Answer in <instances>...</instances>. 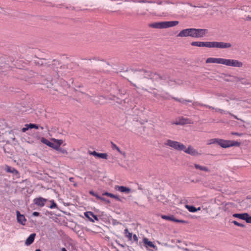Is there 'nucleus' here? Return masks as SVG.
Instances as JSON below:
<instances>
[{
    "label": "nucleus",
    "instance_id": "obj_1",
    "mask_svg": "<svg viewBox=\"0 0 251 251\" xmlns=\"http://www.w3.org/2000/svg\"><path fill=\"white\" fill-rule=\"evenodd\" d=\"M140 75L144 78H148L156 81H166L169 85L174 86L176 84H180L181 83L176 82V80L170 79L167 75L161 76L160 75L151 72L150 71L143 70L139 72Z\"/></svg>",
    "mask_w": 251,
    "mask_h": 251
},
{
    "label": "nucleus",
    "instance_id": "obj_2",
    "mask_svg": "<svg viewBox=\"0 0 251 251\" xmlns=\"http://www.w3.org/2000/svg\"><path fill=\"white\" fill-rule=\"evenodd\" d=\"M204 35V29L199 28H186L182 30L178 34V37H191L192 38H200Z\"/></svg>",
    "mask_w": 251,
    "mask_h": 251
},
{
    "label": "nucleus",
    "instance_id": "obj_3",
    "mask_svg": "<svg viewBox=\"0 0 251 251\" xmlns=\"http://www.w3.org/2000/svg\"><path fill=\"white\" fill-rule=\"evenodd\" d=\"M207 144H217L223 148H227L233 146L239 147L241 144L238 141L225 140L219 138H213L208 140Z\"/></svg>",
    "mask_w": 251,
    "mask_h": 251
},
{
    "label": "nucleus",
    "instance_id": "obj_4",
    "mask_svg": "<svg viewBox=\"0 0 251 251\" xmlns=\"http://www.w3.org/2000/svg\"><path fill=\"white\" fill-rule=\"evenodd\" d=\"M164 145L166 147H170L177 151H182L185 149V145L182 143L171 139L166 140Z\"/></svg>",
    "mask_w": 251,
    "mask_h": 251
},
{
    "label": "nucleus",
    "instance_id": "obj_5",
    "mask_svg": "<svg viewBox=\"0 0 251 251\" xmlns=\"http://www.w3.org/2000/svg\"><path fill=\"white\" fill-rule=\"evenodd\" d=\"M178 21H164L159 22V29L167 28L176 26L178 24Z\"/></svg>",
    "mask_w": 251,
    "mask_h": 251
},
{
    "label": "nucleus",
    "instance_id": "obj_6",
    "mask_svg": "<svg viewBox=\"0 0 251 251\" xmlns=\"http://www.w3.org/2000/svg\"><path fill=\"white\" fill-rule=\"evenodd\" d=\"M33 201L35 205L42 207L45 205V203L47 202V199L39 197L34 199Z\"/></svg>",
    "mask_w": 251,
    "mask_h": 251
},
{
    "label": "nucleus",
    "instance_id": "obj_7",
    "mask_svg": "<svg viewBox=\"0 0 251 251\" xmlns=\"http://www.w3.org/2000/svg\"><path fill=\"white\" fill-rule=\"evenodd\" d=\"M182 151L192 156H198L199 154L198 151L191 146H189L187 148L185 146V149Z\"/></svg>",
    "mask_w": 251,
    "mask_h": 251
},
{
    "label": "nucleus",
    "instance_id": "obj_8",
    "mask_svg": "<svg viewBox=\"0 0 251 251\" xmlns=\"http://www.w3.org/2000/svg\"><path fill=\"white\" fill-rule=\"evenodd\" d=\"M223 75H224V77H223V78L226 81L235 83L238 82V77L237 76L225 74H223Z\"/></svg>",
    "mask_w": 251,
    "mask_h": 251
},
{
    "label": "nucleus",
    "instance_id": "obj_9",
    "mask_svg": "<svg viewBox=\"0 0 251 251\" xmlns=\"http://www.w3.org/2000/svg\"><path fill=\"white\" fill-rule=\"evenodd\" d=\"M227 66L240 68L243 66V63L235 59H228Z\"/></svg>",
    "mask_w": 251,
    "mask_h": 251
},
{
    "label": "nucleus",
    "instance_id": "obj_10",
    "mask_svg": "<svg viewBox=\"0 0 251 251\" xmlns=\"http://www.w3.org/2000/svg\"><path fill=\"white\" fill-rule=\"evenodd\" d=\"M161 217L163 219L168 220V221H171L175 222L176 223H186V222L184 220H178V219H175L174 216L173 215L168 216V215H162L161 216Z\"/></svg>",
    "mask_w": 251,
    "mask_h": 251
},
{
    "label": "nucleus",
    "instance_id": "obj_11",
    "mask_svg": "<svg viewBox=\"0 0 251 251\" xmlns=\"http://www.w3.org/2000/svg\"><path fill=\"white\" fill-rule=\"evenodd\" d=\"M16 215L18 222L23 226L25 225L26 220L25 216L23 214H21L18 210L16 211Z\"/></svg>",
    "mask_w": 251,
    "mask_h": 251
},
{
    "label": "nucleus",
    "instance_id": "obj_12",
    "mask_svg": "<svg viewBox=\"0 0 251 251\" xmlns=\"http://www.w3.org/2000/svg\"><path fill=\"white\" fill-rule=\"evenodd\" d=\"M84 215L91 222H94L95 220L98 221V217L95 215L92 212L87 211L84 213Z\"/></svg>",
    "mask_w": 251,
    "mask_h": 251
},
{
    "label": "nucleus",
    "instance_id": "obj_13",
    "mask_svg": "<svg viewBox=\"0 0 251 251\" xmlns=\"http://www.w3.org/2000/svg\"><path fill=\"white\" fill-rule=\"evenodd\" d=\"M164 98L167 100H170L171 99L175 100L179 102L182 104H186V102H192V101L189 100H185L182 98L178 99L177 98L173 97L172 96H169L168 97H164Z\"/></svg>",
    "mask_w": 251,
    "mask_h": 251
},
{
    "label": "nucleus",
    "instance_id": "obj_14",
    "mask_svg": "<svg viewBox=\"0 0 251 251\" xmlns=\"http://www.w3.org/2000/svg\"><path fill=\"white\" fill-rule=\"evenodd\" d=\"M115 189L120 192L125 193L126 194H128L131 191L130 188L124 186L116 185L115 186Z\"/></svg>",
    "mask_w": 251,
    "mask_h": 251
},
{
    "label": "nucleus",
    "instance_id": "obj_15",
    "mask_svg": "<svg viewBox=\"0 0 251 251\" xmlns=\"http://www.w3.org/2000/svg\"><path fill=\"white\" fill-rule=\"evenodd\" d=\"M232 45L229 43H224L222 42H216V48L221 49L229 48Z\"/></svg>",
    "mask_w": 251,
    "mask_h": 251
},
{
    "label": "nucleus",
    "instance_id": "obj_16",
    "mask_svg": "<svg viewBox=\"0 0 251 251\" xmlns=\"http://www.w3.org/2000/svg\"><path fill=\"white\" fill-rule=\"evenodd\" d=\"M33 128H36V129H38V128H39V127L37 125L34 124L30 123L29 124H25V127L22 129V131L23 132H25L28 129Z\"/></svg>",
    "mask_w": 251,
    "mask_h": 251
},
{
    "label": "nucleus",
    "instance_id": "obj_17",
    "mask_svg": "<svg viewBox=\"0 0 251 251\" xmlns=\"http://www.w3.org/2000/svg\"><path fill=\"white\" fill-rule=\"evenodd\" d=\"M36 236L35 233L31 234L25 241V245L26 246L30 245L33 242Z\"/></svg>",
    "mask_w": 251,
    "mask_h": 251
},
{
    "label": "nucleus",
    "instance_id": "obj_18",
    "mask_svg": "<svg viewBox=\"0 0 251 251\" xmlns=\"http://www.w3.org/2000/svg\"><path fill=\"white\" fill-rule=\"evenodd\" d=\"M247 213H235L233 214L232 216L234 218H237L241 220H245L246 217L247 216Z\"/></svg>",
    "mask_w": 251,
    "mask_h": 251
},
{
    "label": "nucleus",
    "instance_id": "obj_19",
    "mask_svg": "<svg viewBox=\"0 0 251 251\" xmlns=\"http://www.w3.org/2000/svg\"><path fill=\"white\" fill-rule=\"evenodd\" d=\"M240 82L243 85H250L251 83L249 80L246 78L238 77V82Z\"/></svg>",
    "mask_w": 251,
    "mask_h": 251
},
{
    "label": "nucleus",
    "instance_id": "obj_20",
    "mask_svg": "<svg viewBox=\"0 0 251 251\" xmlns=\"http://www.w3.org/2000/svg\"><path fill=\"white\" fill-rule=\"evenodd\" d=\"M103 196H107L108 197H109L110 198H114L115 199L121 201V199L117 195H114L113 194L108 193V192H104L102 194Z\"/></svg>",
    "mask_w": 251,
    "mask_h": 251
},
{
    "label": "nucleus",
    "instance_id": "obj_21",
    "mask_svg": "<svg viewBox=\"0 0 251 251\" xmlns=\"http://www.w3.org/2000/svg\"><path fill=\"white\" fill-rule=\"evenodd\" d=\"M41 141L44 143V144L47 145L48 146L50 147H53V143L50 142L49 140H48V139L44 138V137H42L41 139Z\"/></svg>",
    "mask_w": 251,
    "mask_h": 251
},
{
    "label": "nucleus",
    "instance_id": "obj_22",
    "mask_svg": "<svg viewBox=\"0 0 251 251\" xmlns=\"http://www.w3.org/2000/svg\"><path fill=\"white\" fill-rule=\"evenodd\" d=\"M179 123H181L180 125H183L185 124H191V120L189 119H185L183 117H181L179 120Z\"/></svg>",
    "mask_w": 251,
    "mask_h": 251
},
{
    "label": "nucleus",
    "instance_id": "obj_23",
    "mask_svg": "<svg viewBox=\"0 0 251 251\" xmlns=\"http://www.w3.org/2000/svg\"><path fill=\"white\" fill-rule=\"evenodd\" d=\"M219 58H208L206 60L207 63H218Z\"/></svg>",
    "mask_w": 251,
    "mask_h": 251
},
{
    "label": "nucleus",
    "instance_id": "obj_24",
    "mask_svg": "<svg viewBox=\"0 0 251 251\" xmlns=\"http://www.w3.org/2000/svg\"><path fill=\"white\" fill-rule=\"evenodd\" d=\"M186 207L191 212H196L198 210H200V207H199L197 209L195 206H192V205H186Z\"/></svg>",
    "mask_w": 251,
    "mask_h": 251
},
{
    "label": "nucleus",
    "instance_id": "obj_25",
    "mask_svg": "<svg viewBox=\"0 0 251 251\" xmlns=\"http://www.w3.org/2000/svg\"><path fill=\"white\" fill-rule=\"evenodd\" d=\"M144 243L148 245L150 247H151L153 248H155V246L153 244V243L151 241L148 240V239L146 238H144L143 239Z\"/></svg>",
    "mask_w": 251,
    "mask_h": 251
},
{
    "label": "nucleus",
    "instance_id": "obj_26",
    "mask_svg": "<svg viewBox=\"0 0 251 251\" xmlns=\"http://www.w3.org/2000/svg\"><path fill=\"white\" fill-rule=\"evenodd\" d=\"M6 170L7 172L13 173L15 175H17L19 174L18 171L16 169H15L14 168H12L9 166L7 167Z\"/></svg>",
    "mask_w": 251,
    "mask_h": 251
},
{
    "label": "nucleus",
    "instance_id": "obj_27",
    "mask_svg": "<svg viewBox=\"0 0 251 251\" xmlns=\"http://www.w3.org/2000/svg\"><path fill=\"white\" fill-rule=\"evenodd\" d=\"M205 47L216 48V42H205Z\"/></svg>",
    "mask_w": 251,
    "mask_h": 251
},
{
    "label": "nucleus",
    "instance_id": "obj_28",
    "mask_svg": "<svg viewBox=\"0 0 251 251\" xmlns=\"http://www.w3.org/2000/svg\"><path fill=\"white\" fill-rule=\"evenodd\" d=\"M191 44L192 46H197L200 47H204V42H192Z\"/></svg>",
    "mask_w": 251,
    "mask_h": 251
},
{
    "label": "nucleus",
    "instance_id": "obj_29",
    "mask_svg": "<svg viewBox=\"0 0 251 251\" xmlns=\"http://www.w3.org/2000/svg\"><path fill=\"white\" fill-rule=\"evenodd\" d=\"M125 236L128 238V240H131L132 239V234L129 232L127 228H126L124 230Z\"/></svg>",
    "mask_w": 251,
    "mask_h": 251
},
{
    "label": "nucleus",
    "instance_id": "obj_30",
    "mask_svg": "<svg viewBox=\"0 0 251 251\" xmlns=\"http://www.w3.org/2000/svg\"><path fill=\"white\" fill-rule=\"evenodd\" d=\"M108 155L106 153H98L96 157L101 158L102 159H106L107 158Z\"/></svg>",
    "mask_w": 251,
    "mask_h": 251
},
{
    "label": "nucleus",
    "instance_id": "obj_31",
    "mask_svg": "<svg viewBox=\"0 0 251 251\" xmlns=\"http://www.w3.org/2000/svg\"><path fill=\"white\" fill-rule=\"evenodd\" d=\"M227 59L219 58L218 64H222L227 66Z\"/></svg>",
    "mask_w": 251,
    "mask_h": 251
},
{
    "label": "nucleus",
    "instance_id": "obj_32",
    "mask_svg": "<svg viewBox=\"0 0 251 251\" xmlns=\"http://www.w3.org/2000/svg\"><path fill=\"white\" fill-rule=\"evenodd\" d=\"M149 26L151 27H152V28H158L159 29V22H156V23H153L150 24L149 25Z\"/></svg>",
    "mask_w": 251,
    "mask_h": 251
},
{
    "label": "nucleus",
    "instance_id": "obj_33",
    "mask_svg": "<svg viewBox=\"0 0 251 251\" xmlns=\"http://www.w3.org/2000/svg\"><path fill=\"white\" fill-rule=\"evenodd\" d=\"M111 145L113 150H116L119 152H120V153H122V152L120 150V148L118 147H117L116 144H115L113 142H111Z\"/></svg>",
    "mask_w": 251,
    "mask_h": 251
},
{
    "label": "nucleus",
    "instance_id": "obj_34",
    "mask_svg": "<svg viewBox=\"0 0 251 251\" xmlns=\"http://www.w3.org/2000/svg\"><path fill=\"white\" fill-rule=\"evenodd\" d=\"M232 223H233L235 225L237 226H240V227H245V225L243 224H241V223H238V222H237L236 221H233L232 222Z\"/></svg>",
    "mask_w": 251,
    "mask_h": 251
},
{
    "label": "nucleus",
    "instance_id": "obj_35",
    "mask_svg": "<svg viewBox=\"0 0 251 251\" xmlns=\"http://www.w3.org/2000/svg\"><path fill=\"white\" fill-rule=\"evenodd\" d=\"M247 216L245 218V221L248 223H251V216L249 215L248 213H247L246 214Z\"/></svg>",
    "mask_w": 251,
    "mask_h": 251
},
{
    "label": "nucleus",
    "instance_id": "obj_36",
    "mask_svg": "<svg viewBox=\"0 0 251 251\" xmlns=\"http://www.w3.org/2000/svg\"><path fill=\"white\" fill-rule=\"evenodd\" d=\"M51 205L49 206V207L51 209L55 208L57 207L56 203L53 200L50 201Z\"/></svg>",
    "mask_w": 251,
    "mask_h": 251
},
{
    "label": "nucleus",
    "instance_id": "obj_37",
    "mask_svg": "<svg viewBox=\"0 0 251 251\" xmlns=\"http://www.w3.org/2000/svg\"><path fill=\"white\" fill-rule=\"evenodd\" d=\"M54 141L56 142V145H58L59 147L63 143L62 140L54 139Z\"/></svg>",
    "mask_w": 251,
    "mask_h": 251
},
{
    "label": "nucleus",
    "instance_id": "obj_38",
    "mask_svg": "<svg viewBox=\"0 0 251 251\" xmlns=\"http://www.w3.org/2000/svg\"><path fill=\"white\" fill-rule=\"evenodd\" d=\"M195 167L197 169H199L201 171L204 170V167L199 165L195 164Z\"/></svg>",
    "mask_w": 251,
    "mask_h": 251
},
{
    "label": "nucleus",
    "instance_id": "obj_39",
    "mask_svg": "<svg viewBox=\"0 0 251 251\" xmlns=\"http://www.w3.org/2000/svg\"><path fill=\"white\" fill-rule=\"evenodd\" d=\"M51 148L55 149L56 151H58L59 149H60V147L58 145H57L56 144H53V147H51Z\"/></svg>",
    "mask_w": 251,
    "mask_h": 251
},
{
    "label": "nucleus",
    "instance_id": "obj_40",
    "mask_svg": "<svg viewBox=\"0 0 251 251\" xmlns=\"http://www.w3.org/2000/svg\"><path fill=\"white\" fill-rule=\"evenodd\" d=\"M88 152L90 154L93 155L95 156H97V153H98V152H96V151H89Z\"/></svg>",
    "mask_w": 251,
    "mask_h": 251
},
{
    "label": "nucleus",
    "instance_id": "obj_41",
    "mask_svg": "<svg viewBox=\"0 0 251 251\" xmlns=\"http://www.w3.org/2000/svg\"><path fill=\"white\" fill-rule=\"evenodd\" d=\"M58 151H59L60 152H62V153H65V154H67V151L64 149H62L61 148H60V149H59V150Z\"/></svg>",
    "mask_w": 251,
    "mask_h": 251
},
{
    "label": "nucleus",
    "instance_id": "obj_42",
    "mask_svg": "<svg viewBox=\"0 0 251 251\" xmlns=\"http://www.w3.org/2000/svg\"><path fill=\"white\" fill-rule=\"evenodd\" d=\"M216 111L220 112L221 113H226V111L223 109L216 108L215 109Z\"/></svg>",
    "mask_w": 251,
    "mask_h": 251
},
{
    "label": "nucleus",
    "instance_id": "obj_43",
    "mask_svg": "<svg viewBox=\"0 0 251 251\" xmlns=\"http://www.w3.org/2000/svg\"><path fill=\"white\" fill-rule=\"evenodd\" d=\"M229 114L231 116H232L233 117H234L235 119L238 120H241V121H243L242 120L238 118L236 116L233 115V114L231 113H229Z\"/></svg>",
    "mask_w": 251,
    "mask_h": 251
},
{
    "label": "nucleus",
    "instance_id": "obj_44",
    "mask_svg": "<svg viewBox=\"0 0 251 251\" xmlns=\"http://www.w3.org/2000/svg\"><path fill=\"white\" fill-rule=\"evenodd\" d=\"M169 96H171V95L166 93H163V94H161V97H162L164 99H165V98H164V97H168ZM165 100H166V99H165Z\"/></svg>",
    "mask_w": 251,
    "mask_h": 251
},
{
    "label": "nucleus",
    "instance_id": "obj_45",
    "mask_svg": "<svg viewBox=\"0 0 251 251\" xmlns=\"http://www.w3.org/2000/svg\"><path fill=\"white\" fill-rule=\"evenodd\" d=\"M133 240L135 242H137L138 240V237L137 236V235L136 234L133 235Z\"/></svg>",
    "mask_w": 251,
    "mask_h": 251
},
{
    "label": "nucleus",
    "instance_id": "obj_46",
    "mask_svg": "<svg viewBox=\"0 0 251 251\" xmlns=\"http://www.w3.org/2000/svg\"><path fill=\"white\" fill-rule=\"evenodd\" d=\"M231 134H232V135H238V136H242V135H243V134H242V133H238V132H232L231 133Z\"/></svg>",
    "mask_w": 251,
    "mask_h": 251
},
{
    "label": "nucleus",
    "instance_id": "obj_47",
    "mask_svg": "<svg viewBox=\"0 0 251 251\" xmlns=\"http://www.w3.org/2000/svg\"><path fill=\"white\" fill-rule=\"evenodd\" d=\"M39 215H40V213L36 211L33 212L32 213V215L34 216H39Z\"/></svg>",
    "mask_w": 251,
    "mask_h": 251
},
{
    "label": "nucleus",
    "instance_id": "obj_48",
    "mask_svg": "<svg viewBox=\"0 0 251 251\" xmlns=\"http://www.w3.org/2000/svg\"><path fill=\"white\" fill-rule=\"evenodd\" d=\"M94 197H96L97 199H100V200H104V199H103V198L100 197V196H99V195H98V194H95V196Z\"/></svg>",
    "mask_w": 251,
    "mask_h": 251
},
{
    "label": "nucleus",
    "instance_id": "obj_49",
    "mask_svg": "<svg viewBox=\"0 0 251 251\" xmlns=\"http://www.w3.org/2000/svg\"><path fill=\"white\" fill-rule=\"evenodd\" d=\"M229 99L230 100H236V98L234 96L231 95L229 97Z\"/></svg>",
    "mask_w": 251,
    "mask_h": 251
},
{
    "label": "nucleus",
    "instance_id": "obj_50",
    "mask_svg": "<svg viewBox=\"0 0 251 251\" xmlns=\"http://www.w3.org/2000/svg\"><path fill=\"white\" fill-rule=\"evenodd\" d=\"M172 124L174 125H180V124H181V123H179V121H178L174 122Z\"/></svg>",
    "mask_w": 251,
    "mask_h": 251
},
{
    "label": "nucleus",
    "instance_id": "obj_51",
    "mask_svg": "<svg viewBox=\"0 0 251 251\" xmlns=\"http://www.w3.org/2000/svg\"><path fill=\"white\" fill-rule=\"evenodd\" d=\"M164 2L166 4H174V2L170 1H165Z\"/></svg>",
    "mask_w": 251,
    "mask_h": 251
},
{
    "label": "nucleus",
    "instance_id": "obj_52",
    "mask_svg": "<svg viewBox=\"0 0 251 251\" xmlns=\"http://www.w3.org/2000/svg\"><path fill=\"white\" fill-rule=\"evenodd\" d=\"M90 194L91 195H92V196H95V194H96V193H95L94 192H93V191H90Z\"/></svg>",
    "mask_w": 251,
    "mask_h": 251
},
{
    "label": "nucleus",
    "instance_id": "obj_53",
    "mask_svg": "<svg viewBox=\"0 0 251 251\" xmlns=\"http://www.w3.org/2000/svg\"><path fill=\"white\" fill-rule=\"evenodd\" d=\"M40 128H41V129H44L45 128H46L47 130H48V127L47 126H45V127H43V126H39Z\"/></svg>",
    "mask_w": 251,
    "mask_h": 251
},
{
    "label": "nucleus",
    "instance_id": "obj_54",
    "mask_svg": "<svg viewBox=\"0 0 251 251\" xmlns=\"http://www.w3.org/2000/svg\"><path fill=\"white\" fill-rule=\"evenodd\" d=\"M218 97H219V96H222V97H226V96L225 94H220V95H218Z\"/></svg>",
    "mask_w": 251,
    "mask_h": 251
},
{
    "label": "nucleus",
    "instance_id": "obj_55",
    "mask_svg": "<svg viewBox=\"0 0 251 251\" xmlns=\"http://www.w3.org/2000/svg\"><path fill=\"white\" fill-rule=\"evenodd\" d=\"M246 20H248V21H251V17H249V16L247 17Z\"/></svg>",
    "mask_w": 251,
    "mask_h": 251
},
{
    "label": "nucleus",
    "instance_id": "obj_56",
    "mask_svg": "<svg viewBox=\"0 0 251 251\" xmlns=\"http://www.w3.org/2000/svg\"><path fill=\"white\" fill-rule=\"evenodd\" d=\"M187 4L189 5H190V6H192V7H196L195 6H193L191 3H189V2H187Z\"/></svg>",
    "mask_w": 251,
    "mask_h": 251
},
{
    "label": "nucleus",
    "instance_id": "obj_57",
    "mask_svg": "<svg viewBox=\"0 0 251 251\" xmlns=\"http://www.w3.org/2000/svg\"><path fill=\"white\" fill-rule=\"evenodd\" d=\"M61 251H67L65 248H62L61 249Z\"/></svg>",
    "mask_w": 251,
    "mask_h": 251
},
{
    "label": "nucleus",
    "instance_id": "obj_58",
    "mask_svg": "<svg viewBox=\"0 0 251 251\" xmlns=\"http://www.w3.org/2000/svg\"><path fill=\"white\" fill-rule=\"evenodd\" d=\"M157 3H158V4L161 5V4H162V1H159V2H158Z\"/></svg>",
    "mask_w": 251,
    "mask_h": 251
},
{
    "label": "nucleus",
    "instance_id": "obj_59",
    "mask_svg": "<svg viewBox=\"0 0 251 251\" xmlns=\"http://www.w3.org/2000/svg\"><path fill=\"white\" fill-rule=\"evenodd\" d=\"M43 61H44V60H41V64H42V65L43 64Z\"/></svg>",
    "mask_w": 251,
    "mask_h": 251
},
{
    "label": "nucleus",
    "instance_id": "obj_60",
    "mask_svg": "<svg viewBox=\"0 0 251 251\" xmlns=\"http://www.w3.org/2000/svg\"><path fill=\"white\" fill-rule=\"evenodd\" d=\"M204 170L205 172L207 171V169L206 167H205Z\"/></svg>",
    "mask_w": 251,
    "mask_h": 251
},
{
    "label": "nucleus",
    "instance_id": "obj_61",
    "mask_svg": "<svg viewBox=\"0 0 251 251\" xmlns=\"http://www.w3.org/2000/svg\"><path fill=\"white\" fill-rule=\"evenodd\" d=\"M35 251H41L40 249H37L35 250Z\"/></svg>",
    "mask_w": 251,
    "mask_h": 251
},
{
    "label": "nucleus",
    "instance_id": "obj_62",
    "mask_svg": "<svg viewBox=\"0 0 251 251\" xmlns=\"http://www.w3.org/2000/svg\"><path fill=\"white\" fill-rule=\"evenodd\" d=\"M205 251H210L209 249H206Z\"/></svg>",
    "mask_w": 251,
    "mask_h": 251
},
{
    "label": "nucleus",
    "instance_id": "obj_63",
    "mask_svg": "<svg viewBox=\"0 0 251 251\" xmlns=\"http://www.w3.org/2000/svg\"><path fill=\"white\" fill-rule=\"evenodd\" d=\"M226 101H227V102H228V101H229L228 99H226Z\"/></svg>",
    "mask_w": 251,
    "mask_h": 251
},
{
    "label": "nucleus",
    "instance_id": "obj_64",
    "mask_svg": "<svg viewBox=\"0 0 251 251\" xmlns=\"http://www.w3.org/2000/svg\"><path fill=\"white\" fill-rule=\"evenodd\" d=\"M141 2H145V0H142Z\"/></svg>",
    "mask_w": 251,
    "mask_h": 251
}]
</instances>
